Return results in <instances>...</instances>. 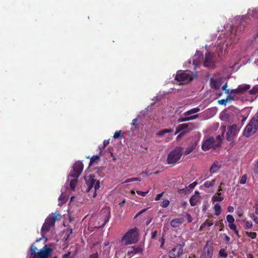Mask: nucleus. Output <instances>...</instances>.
Returning a JSON list of instances; mask_svg holds the SVG:
<instances>
[{
	"mask_svg": "<svg viewBox=\"0 0 258 258\" xmlns=\"http://www.w3.org/2000/svg\"><path fill=\"white\" fill-rule=\"evenodd\" d=\"M188 126V124L183 123L178 125V127L176 128V131L175 132V134H178L181 131H185V132H188L189 131H186Z\"/></svg>",
	"mask_w": 258,
	"mask_h": 258,
	"instance_id": "obj_22",
	"label": "nucleus"
},
{
	"mask_svg": "<svg viewBox=\"0 0 258 258\" xmlns=\"http://www.w3.org/2000/svg\"><path fill=\"white\" fill-rule=\"evenodd\" d=\"M218 146V145L215 144V139L213 137H210L203 142L202 149L204 151H207L212 148H215Z\"/></svg>",
	"mask_w": 258,
	"mask_h": 258,
	"instance_id": "obj_10",
	"label": "nucleus"
},
{
	"mask_svg": "<svg viewBox=\"0 0 258 258\" xmlns=\"http://www.w3.org/2000/svg\"><path fill=\"white\" fill-rule=\"evenodd\" d=\"M109 143V142L108 140H104L103 142L104 147H105Z\"/></svg>",
	"mask_w": 258,
	"mask_h": 258,
	"instance_id": "obj_62",
	"label": "nucleus"
},
{
	"mask_svg": "<svg viewBox=\"0 0 258 258\" xmlns=\"http://www.w3.org/2000/svg\"><path fill=\"white\" fill-rule=\"evenodd\" d=\"M110 216V210L109 209L105 208L102 209L100 213L99 214V215L98 216V220L101 221L102 223L101 224L96 227L97 228L104 227L105 225L108 222Z\"/></svg>",
	"mask_w": 258,
	"mask_h": 258,
	"instance_id": "obj_5",
	"label": "nucleus"
},
{
	"mask_svg": "<svg viewBox=\"0 0 258 258\" xmlns=\"http://www.w3.org/2000/svg\"><path fill=\"white\" fill-rule=\"evenodd\" d=\"M221 167V164L217 161H215L210 168V172L212 174L217 173Z\"/></svg>",
	"mask_w": 258,
	"mask_h": 258,
	"instance_id": "obj_16",
	"label": "nucleus"
},
{
	"mask_svg": "<svg viewBox=\"0 0 258 258\" xmlns=\"http://www.w3.org/2000/svg\"><path fill=\"white\" fill-rule=\"evenodd\" d=\"M213 254V248L206 244L202 251L201 258H212Z\"/></svg>",
	"mask_w": 258,
	"mask_h": 258,
	"instance_id": "obj_12",
	"label": "nucleus"
},
{
	"mask_svg": "<svg viewBox=\"0 0 258 258\" xmlns=\"http://www.w3.org/2000/svg\"><path fill=\"white\" fill-rule=\"evenodd\" d=\"M52 252V249L50 245L45 244L44 246L37 252L36 256L32 258H48Z\"/></svg>",
	"mask_w": 258,
	"mask_h": 258,
	"instance_id": "obj_7",
	"label": "nucleus"
},
{
	"mask_svg": "<svg viewBox=\"0 0 258 258\" xmlns=\"http://www.w3.org/2000/svg\"><path fill=\"white\" fill-rule=\"evenodd\" d=\"M163 194H164V192H163L162 193L158 194L156 196V197L155 198V200L156 201H159L161 198V197L163 196Z\"/></svg>",
	"mask_w": 258,
	"mask_h": 258,
	"instance_id": "obj_53",
	"label": "nucleus"
},
{
	"mask_svg": "<svg viewBox=\"0 0 258 258\" xmlns=\"http://www.w3.org/2000/svg\"><path fill=\"white\" fill-rule=\"evenodd\" d=\"M228 95L227 96V98L226 99H227V101L228 100H233L234 99V97L233 96H232V94H228Z\"/></svg>",
	"mask_w": 258,
	"mask_h": 258,
	"instance_id": "obj_60",
	"label": "nucleus"
},
{
	"mask_svg": "<svg viewBox=\"0 0 258 258\" xmlns=\"http://www.w3.org/2000/svg\"><path fill=\"white\" fill-rule=\"evenodd\" d=\"M157 231L156 230L152 232V238L153 239L155 238L157 236Z\"/></svg>",
	"mask_w": 258,
	"mask_h": 258,
	"instance_id": "obj_58",
	"label": "nucleus"
},
{
	"mask_svg": "<svg viewBox=\"0 0 258 258\" xmlns=\"http://www.w3.org/2000/svg\"><path fill=\"white\" fill-rule=\"evenodd\" d=\"M192 76L185 72L178 71L175 78V80L178 82H188L192 80Z\"/></svg>",
	"mask_w": 258,
	"mask_h": 258,
	"instance_id": "obj_9",
	"label": "nucleus"
},
{
	"mask_svg": "<svg viewBox=\"0 0 258 258\" xmlns=\"http://www.w3.org/2000/svg\"><path fill=\"white\" fill-rule=\"evenodd\" d=\"M246 180H247V176L246 174H244L241 176V177L239 180V183L242 184H245L246 183Z\"/></svg>",
	"mask_w": 258,
	"mask_h": 258,
	"instance_id": "obj_41",
	"label": "nucleus"
},
{
	"mask_svg": "<svg viewBox=\"0 0 258 258\" xmlns=\"http://www.w3.org/2000/svg\"><path fill=\"white\" fill-rule=\"evenodd\" d=\"M246 234L247 236L250 237L251 239H255L257 236V233L256 232H250L246 231Z\"/></svg>",
	"mask_w": 258,
	"mask_h": 258,
	"instance_id": "obj_38",
	"label": "nucleus"
},
{
	"mask_svg": "<svg viewBox=\"0 0 258 258\" xmlns=\"http://www.w3.org/2000/svg\"><path fill=\"white\" fill-rule=\"evenodd\" d=\"M197 145V143L195 142L194 143L190 145L189 147H187L184 152V155H187L189 154L191 152H192L196 149Z\"/></svg>",
	"mask_w": 258,
	"mask_h": 258,
	"instance_id": "obj_19",
	"label": "nucleus"
},
{
	"mask_svg": "<svg viewBox=\"0 0 258 258\" xmlns=\"http://www.w3.org/2000/svg\"><path fill=\"white\" fill-rule=\"evenodd\" d=\"M137 121H138V119L137 118L134 119L133 120V125L135 126V127L136 128L137 127V126H138Z\"/></svg>",
	"mask_w": 258,
	"mask_h": 258,
	"instance_id": "obj_57",
	"label": "nucleus"
},
{
	"mask_svg": "<svg viewBox=\"0 0 258 258\" xmlns=\"http://www.w3.org/2000/svg\"><path fill=\"white\" fill-rule=\"evenodd\" d=\"M210 85L212 88L216 90L219 89L221 86L220 82L217 79L211 78L210 80Z\"/></svg>",
	"mask_w": 258,
	"mask_h": 258,
	"instance_id": "obj_17",
	"label": "nucleus"
},
{
	"mask_svg": "<svg viewBox=\"0 0 258 258\" xmlns=\"http://www.w3.org/2000/svg\"><path fill=\"white\" fill-rule=\"evenodd\" d=\"M258 130V115L252 118L246 126L243 132V135L249 137L253 135Z\"/></svg>",
	"mask_w": 258,
	"mask_h": 258,
	"instance_id": "obj_3",
	"label": "nucleus"
},
{
	"mask_svg": "<svg viewBox=\"0 0 258 258\" xmlns=\"http://www.w3.org/2000/svg\"><path fill=\"white\" fill-rule=\"evenodd\" d=\"M213 224V223L212 221H210L207 220L205 222H204L200 226V229L202 230L205 228L206 226L211 227Z\"/></svg>",
	"mask_w": 258,
	"mask_h": 258,
	"instance_id": "obj_28",
	"label": "nucleus"
},
{
	"mask_svg": "<svg viewBox=\"0 0 258 258\" xmlns=\"http://www.w3.org/2000/svg\"><path fill=\"white\" fill-rule=\"evenodd\" d=\"M227 87V84L226 83L224 85H223L222 87V90L223 91H225L226 94H229V90L228 89H226Z\"/></svg>",
	"mask_w": 258,
	"mask_h": 258,
	"instance_id": "obj_48",
	"label": "nucleus"
},
{
	"mask_svg": "<svg viewBox=\"0 0 258 258\" xmlns=\"http://www.w3.org/2000/svg\"><path fill=\"white\" fill-rule=\"evenodd\" d=\"M234 208L232 206H229L228 207V211L230 213H232L233 212Z\"/></svg>",
	"mask_w": 258,
	"mask_h": 258,
	"instance_id": "obj_61",
	"label": "nucleus"
},
{
	"mask_svg": "<svg viewBox=\"0 0 258 258\" xmlns=\"http://www.w3.org/2000/svg\"><path fill=\"white\" fill-rule=\"evenodd\" d=\"M253 224L251 221H247L245 222V228L246 229H251L252 227Z\"/></svg>",
	"mask_w": 258,
	"mask_h": 258,
	"instance_id": "obj_40",
	"label": "nucleus"
},
{
	"mask_svg": "<svg viewBox=\"0 0 258 258\" xmlns=\"http://www.w3.org/2000/svg\"><path fill=\"white\" fill-rule=\"evenodd\" d=\"M184 244H178L170 252V254L179 257L183 254Z\"/></svg>",
	"mask_w": 258,
	"mask_h": 258,
	"instance_id": "obj_13",
	"label": "nucleus"
},
{
	"mask_svg": "<svg viewBox=\"0 0 258 258\" xmlns=\"http://www.w3.org/2000/svg\"><path fill=\"white\" fill-rule=\"evenodd\" d=\"M135 181H140L141 179H140L139 178H131L127 179L125 180V182H129Z\"/></svg>",
	"mask_w": 258,
	"mask_h": 258,
	"instance_id": "obj_46",
	"label": "nucleus"
},
{
	"mask_svg": "<svg viewBox=\"0 0 258 258\" xmlns=\"http://www.w3.org/2000/svg\"><path fill=\"white\" fill-rule=\"evenodd\" d=\"M254 208L255 209L254 214H252L251 218L256 224H258V204H255Z\"/></svg>",
	"mask_w": 258,
	"mask_h": 258,
	"instance_id": "obj_18",
	"label": "nucleus"
},
{
	"mask_svg": "<svg viewBox=\"0 0 258 258\" xmlns=\"http://www.w3.org/2000/svg\"><path fill=\"white\" fill-rule=\"evenodd\" d=\"M142 251V249L140 247H133L132 250L128 251V255L132 256L135 254L141 253Z\"/></svg>",
	"mask_w": 258,
	"mask_h": 258,
	"instance_id": "obj_24",
	"label": "nucleus"
},
{
	"mask_svg": "<svg viewBox=\"0 0 258 258\" xmlns=\"http://www.w3.org/2000/svg\"><path fill=\"white\" fill-rule=\"evenodd\" d=\"M95 176L93 175H90L88 180H86V184L88 186L87 191L91 192V190L94 187V185L96 182L95 179Z\"/></svg>",
	"mask_w": 258,
	"mask_h": 258,
	"instance_id": "obj_14",
	"label": "nucleus"
},
{
	"mask_svg": "<svg viewBox=\"0 0 258 258\" xmlns=\"http://www.w3.org/2000/svg\"><path fill=\"white\" fill-rule=\"evenodd\" d=\"M200 109L198 107L194 108L188 110L187 111H186L183 114L184 116H188V115L198 112L199 111H200Z\"/></svg>",
	"mask_w": 258,
	"mask_h": 258,
	"instance_id": "obj_23",
	"label": "nucleus"
},
{
	"mask_svg": "<svg viewBox=\"0 0 258 258\" xmlns=\"http://www.w3.org/2000/svg\"><path fill=\"white\" fill-rule=\"evenodd\" d=\"M99 158V156L98 155L93 156L90 158V161L89 163V167L92 166L95 161L97 160H98Z\"/></svg>",
	"mask_w": 258,
	"mask_h": 258,
	"instance_id": "obj_36",
	"label": "nucleus"
},
{
	"mask_svg": "<svg viewBox=\"0 0 258 258\" xmlns=\"http://www.w3.org/2000/svg\"><path fill=\"white\" fill-rule=\"evenodd\" d=\"M213 54L207 52L205 54V58L204 62V66L205 67H215V62L213 58Z\"/></svg>",
	"mask_w": 258,
	"mask_h": 258,
	"instance_id": "obj_11",
	"label": "nucleus"
},
{
	"mask_svg": "<svg viewBox=\"0 0 258 258\" xmlns=\"http://www.w3.org/2000/svg\"><path fill=\"white\" fill-rule=\"evenodd\" d=\"M138 234L137 228L131 229L123 236L122 241L126 245L135 243L138 240Z\"/></svg>",
	"mask_w": 258,
	"mask_h": 258,
	"instance_id": "obj_4",
	"label": "nucleus"
},
{
	"mask_svg": "<svg viewBox=\"0 0 258 258\" xmlns=\"http://www.w3.org/2000/svg\"><path fill=\"white\" fill-rule=\"evenodd\" d=\"M170 204V202L168 199H164L163 202L161 203V206L162 208H167Z\"/></svg>",
	"mask_w": 258,
	"mask_h": 258,
	"instance_id": "obj_35",
	"label": "nucleus"
},
{
	"mask_svg": "<svg viewBox=\"0 0 258 258\" xmlns=\"http://www.w3.org/2000/svg\"><path fill=\"white\" fill-rule=\"evenodd\" d=\"M113 137L115 139H117V138H119L122 137L121 131H118L115 132L114 134Z\"/></svg>",
	"mask_w": 258,
	"mask_h": 258,
	"instance_id": "obj_43",
	"label": "nucleus"
},
{
	"mask_svg": "<svg viewBox=\"0 0 258 258\" xmlns=\"http://www.w3.org/2000/svg\"><path fill=\"white\" fill-rule=\"evenodd\" d=\"M253 172L255 174H258V160L257 161L253 168Z\"/></svg>",
	"mask_w": 258,
	"mask_h": 258,
	"instance_id": "obj_52",
	"label": "nucleus"
},
{
	"mask_svg": "<svg viewBox=\"0 0 258 258\" xmlns=\"http://www.w3.org/2000/svg\"><path fill=\"white\" fill-rule=\"evenodd\" d=\"M200 197L192 196L189 200V203L191 206H195L197 205L198 201L200 200Z\"/></svg>",
	"mask_w": 258,
	"mask_h": 258,
	"instance_id": "obj_20",
	"label": "nucleus"
},
{
	"mask_svg": "<svg viewBox=\"0 0 258 258\" xmlns=\"http://www.w3.org/2000/svg\"><path fill=\"white\" fill-rule=\"evenodd\" d=\"M70 252H69L68 253H66V254H64L63 255V258H68L69 255H70Z\"/></svg>",
	"mask_w": 258,
	"mask_h": 258,
	"instance_id": "obj_64",
	"label": "nucleus"
},
{
	"mask_svg": "<svg viewBox=\"0 0 258 258\" xmlns=\"http://www.w3.org/2000/svg\"><path fill=\"white\" fill-rule=\"evenodd\" d=\"M230 240V237H229L228 236H227V235H225V240L226 241V242H229Z\"/></svg>",
	"mask_w": 258,
	"mask_h": 258,
	"instance_id": "obj_63",
	"label": "nucleus"
},
{
	"mask_svg": "<svg viewBox=\"0 0 258 258\" xmlns=\"http://www.w3.org/2000/svg\"><path fill=\"white\" fill-rule=\"evenodd\" d=\"M226 219L229 224L233 223L234 222V218L231 215H228L226 217Z\"/></svg>",
	"mask_w": 258,
	"mask_h": 258,
	"instance_id": "obj_39",
	"label": "nucleus"
},
{
	"mask_svg": "<svg viewBox=\"0 0 258 258\" xmlns=\"http://www.w3.org/2000/svg\"><path fill=\"white\" fill-rule=\"evenodd\" d=\"M136 192L138 195L141 196L142 197H145L146 195L149 192V191L148 190L145 192L140 190H137Z\"/></svg>",
	"mask_w": 258,
	"mask_h": 258,
	"instance_id": "obj_45",
	"label": "nucleus"
},
{
	"mask_svg": "<svg viewBox=\"0 0 258 258\" xmlns=\"http://www.w3.org/2000/svg\"><path fill=\"white\" fill-rule=\"evenodd\" d=\"M230 93L231 94H240L239 90H238V88H236V89H232V90H231Z\"/></svg>",
	"mask_w": 258,
	"mask_h": 258,
	"instance_id": "obj_50",
	"label": "nucleus"
},
{
	"mask_svg": "<svg viewBox=\"0 0 258 258\" xmlns=\"http://www.w3.org/2000/svg\"><path fill=\"white\" fill-rule=\"evenodd\" d=\"M229 227L231 230L233 231H235V230L237 229L236 225L234 223L229 224Z\"/></svg>",
	"mask_w": 258,
	"mask_h": 258,
	"instance_id": "obj_49",
	"label": "nucleus"
},
{
	"mask_svg": "<svg viewBox=\"0 0 258 258\" xmlns=\"http://www.w3.org/2000/svg\"><path fill=\"white\" fill-rule=\"evenodd\" d=\"M219 256L222 258H227L228 254L226 250L224 248H221L219 252Z\"/></svg>",
	"mask_w": 258,
	"mask_h": 258,
	"instance_id": "obj_32",
	"label": "nucleus"
},
{
	"mask_svg": "<svg viewBox=\"0 0 258 258\" xmlns=\"http://www.w3.org/2000/svg\"><path fill=\"white\" fill-rule=\"evenodd\" d=\"M84 168L82 162L80 161L76 162L73 166V170L71 171L70 175L73 177L78 178L81 174Z\"/></svg>",
	"mask_w": 258,
	"mask_h": 258,
	"instance_id": "obj_6",
	"label": "nucleus"
},
{
	"mask_svg": "<svg viewBox=\"0 0 258 258\" xmlns=\"http://www.w3.org/2000/svg\"><path fill=\"white\" fill-rule=\"evenodd\" d=\"M77 182H78L77 179H74L71 180L70 183V186L72 190H75Z\"/></svg>",
	"mask_w": 258,
	"mask_h": 258,
	"instance_id": "obj_33",
	"label": "nucleus"
},
{
	"mask_svg": "<svg viewBox=\"0 0 258 258\" xmlns=\"http://www.w3.org/2000/svg\"><path fill=\"white\" fill-rule=\"evenodd\" d=\"M172 132H173L172 129H170V128L163 129V130H162L159 131L157 133V135L159 136H163L164 135H165L166 133H171Z\"/></svg>",
	"mask_w": 258,
	"mask_h": 258,
	"instance_id": "obj_26",
	"label": "nucleus"
},
{
	"mask_svg": "<svg viewBox=\"0 0 258 258\" xmlns=\"http://www.w3.org/2000/svg\"><path fill=\"white\" fill-rule=\"evenodd\" d=\"M94 191L93 193L92 197L95 198L97 196V191L100 187V183L99 180H96V182L94 185Z\"/></svg>",
	"mask_w": 258,
	"mask_h": 258,
	"instance_id": "obj_27",
	"label": "nucleus"
},
{
	"mask_svg": "<svg viewBox=\"0 0 258 258\" xmlns=\"http://www.w3.org/2000/svg\"><path fill=\"white\" fill-rule=\"evenodd\" d=\"M184 222L182 218H175L171 220L170 225L173 228H177L180 226Z\"/></svg>",
	"mask_w": 258,
	"mask_h": 258,
	"instance_id": "obj_15",
	"label": "nucleus"
},
{
	"mask_svg": "<svg viewBox=\"0 0 258 258\" xmlns=\"http://www.w3.org/2000/svg\"><path fill=\"white\" fill-rule=\"evenodd\" d=\"M214 202H221L223 200V198L218 195H214L212 198Z\"/></svg>",
	"mask_w": 258,
	"mask_h": 258,
	"instance_id": "obj_37",
	"label": "nucleus"
},
{
	"mask_svg": "<svg viewBox=\"0 0 258 258\" xmlns=\"http://www.w3.org/2000/svg\"><path fill=\"white\" fill-rule=\"evenodd\" d=\"M218 103L221 105H226L227 102V99H223L221 100H219L218 101Z\"/></svg>",
	"mask_w": 258,
	"mask_h": 258,
	"instance_id": "obj_47",
	"label": "nucleus"
},
{
	"mask_svg": "<svg viewBox=\"0 0 258 258\" xmlns=\"http://www.w3.org/2000/svg\"><path fill=\"white\" fill-rule=\"evenodd\" d=\"M61 216L56 213H52L48 215L43 223L41 229V234L44 235L46 233L49 232L51 228L55 226V223L56 221H60L61 220Z\"/></svg>",
	"mask_w": 258,
	"mask_h": 258,
	"instance_id": "obj_1",
	"label": "nucleus"
},
{
	"mask_svg": "<svg viewBox=\"0 0 258 258\" xmlns=\"http://www.w3.org/2000/svg\"><path fill=\"white\" fill-rule=\"evenodd\" d=\"M37 250V247L34 245H32L30 248V253L31 256L33 257L36 256V255H37V252L36 250Z\"/></svg>",
	"mask_w": 258,
	"mask_h": 258,
	"instance_id": "obj_29",
	"label": "nucleus"
},
{
	"mask_svg": "<svg viewBox=\"0 0 258 258\" xmlns=\"http://www.w3.org/2000/svg\"><path fill=\"white\" fill-rule=\"evenodd\" d=\"M147 211V209H144L140 211L139 212H138L136 215L135 216L134 219L137 218L138 216H139L140 215L143 214V213Z\"/></svg>",
	"mask_w": 258,
	"mask_h": 258,
	"instance_id": "obj_51",
	"label": "nucleus"
},
{
	"mask_svg": "<svg viewBox=\"0 0 258 258\" xmlns=\"http://www.w3.org/2000/svg\"><path fill=\"white\" fill-rule=\"evenodd\" d=\"M258 93V85L254 86L251 90L249 91V93L251 95H255Z\"/></svg>",
	"mask_w": 258,
	"mask_h": 258,
	"instance_id": "obj_34",
	"label": "nucleus"
},
{
	"mask_svg": "<svg viewBox=\"0 0 258 258\" xmlns=\"http://www.w3.org/2000/svg\"><path fill=\"white\" fill-rule=\"evenodd\" d=\"M222 184V183H221L220 185L218 187V192H217L216 195L218 196H220L221 195V193L220 191L222 190L221 185Z\"/></svg>",
	"mask_w": 258,
	"mask_h": 258,
	"instance_id": "obj_54",
	"label": "nucleus"
},
{
	"mask_svg": "<svg viewBox=\"0 0 258 258\" xmlns=\"http://www.w3.org/2000/svg\"><path fill=\"white\" fill-rule=\"evenodd\" d=\"M90 258H98V253L96 252L95 253L92 254L90 255Z\"/></svg>",
	"mask_w": 258,
	"mask_h": 258,
	"instance_id": "obj_59",
	"label": "nucleus"
},
{
	"mask_svg": "<svg viewBox=\"0 0 258 258\" xmlns=\"http://www.w3.org/2000/svg\"><path fill=\"white\" fill-rule=\"evenodd\" d=\"M251 15L253 17L258 18V7L252 10Z\"/></svg>",
	"mask_w": 258,
	"mask_h": 258,
	"instance_id": "obj_42",
	"label": "nucleus"
},
{
	"mask_svg": "<svg viewBox=\"0 0 258 258\" xmlns=\"http://www.w3.org/2000/svg\"><path fill=\"white\" fill-rule=\"evenodd\" d=\"M183 154V148L176 147L168 154L167 158V163L168 164H175L179 163Z\"/></svg>",
	"mask_w": 258,
	"mask_h": 258,
	"instance_id": "obj_2",
	"label": "nucleus"
},
{
	"mask_svg": "<svg viewBox=\"0 0 258 258\" xmlns=\"http://www.w3.org/2000/svg\"><path fill=\"white\" fill-rule=\"evenodd\" d=\"M238 90H239L240 94L244 93L246 91L250 89V86L249 85H240L238 87Z\"/></svg>",
	"mask_w": 258,
	"mask_h": 258,
	"instance_id": "obj_25",
	"label": "nucleus"
},
{
	"mask_svg": "<svg viewBox=\"0 0 258 258\" xmlns=\"http://www.w3.org/2000/svg\"><path fill=\"white\" fill-rule=\"evenodd\" d=\"M216 181V179H214L211 181H205L204 183V185L206 188H209L210 187H212L214 186L215 182Z\"/></svg>",
	"mask_w": 258,
	"mask_h": 258,
	"instance_id": "obj_30",
	"label": "nucleus"
},
{
	"mask_svg": "<svg viewBox=\"0 0 258 258\" xmlns=\"http://www.w3.org/2000/svg\"><path fill=\"white\" fill-rule=\"evenodd\" d=\"M188 190V187L187 186H185L184 188H182V189H179L178 190V192L179 194H186L187 193V191Z\"/></svg>",
	"mask_w": 258,
	"mask_h": 258,
	"instance_id": "obj_44",
	"label": "nucleus"
},
{
	"mask_svg": "<svg viewBox=\"0 0 258 258\" xmlns=\"http://www.w3.org/2000/svg\"><path fill=\"white\" fill-rule=\"evenodd\" d=\"M215 215L219 216L221 213V208L220 205L216 204L214 206Z\"/></svg>",
	"mask_w": 258,
	"mask_h": 258,
	"instance_id": "obj_31",
	"label": "nucleus"
},
{
	"mask_svg": "<svg viewBox=\"0 0 258 258\" xmlns=\"http://www.w3.org/2000/svg\"><path fill=\"white\" fill-rule=\"evenodd\" d=\"M239 130L237 127V125L233 124L229 126L227 128V132L226 133V139L228 141H232L233 138L239 132Z\"/></svg>",
	"mask_w": 258,
	"mask_h": 258,
	"instance_id": "obj_8",
	"label": "nucleus"
},
{
	"mask_svg": "<svg viewBox=\"0 0 258 258\" xmlns=\"http://www.w3.org/2000/svg\"><path fill=\"white\" fill-rule=\"evenodd\" d=\"M198 117V114L194 115L191 116H186V117H182V118H180L178 119V121L179 122H184V121H189V120H191L195 119H196Z\"/></svg>",
	"mask_w": 258,
	"mask_h": 258,
	"instance_id": "obj_21",
	"label": "nucleus"
},
{
	"mask_svg": "<svg viewBox=\"0 0 258 258\" xmlns=\"http://www.w3.org/2000/svg\"><path fill=\"white\" fill-rule=\"evenodd\" d=\"M197 182L195 181V182H192V183L188 185V187L190 188V189H192L195 187V186L197 185Z\"/></svg>",
	"mask_w": 258,
	"mask_h": 258,
	"instance_id": "obj_55",
	"label": "nucleus"
},
{
	"mask_svg": "<svg viewBox=\"0 0 258 258\" xmlns=\"http://www.w3.org/2000/svg\"><path fill=\"white\" fill-rule=\"evenodd\" d=\"M186 217H187L188 222L189 223L191 222L192 219L190 215L189 214L187 213V214H186Z\"/></svg>",
	"mask_w": 258,
	"mask_h": 258,
	"instance_id": "obj_56",
	"label": "nucleus"
}]
</instances>
